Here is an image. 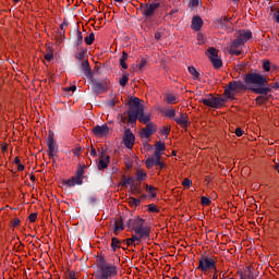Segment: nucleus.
I'll return each mask as SVG.
<instances>
[{"label":"nucleus","mask_w":279,"mask_h":279,"mask_svg":"<svg viewBox=\"0 0 279 279\" xmlns=\"http://www.w3.org/2000/svg\"><path fill=\"white\" fill-rule=\"evenodd\" d=\"M141 101L142 100L136 97L130 99V110L128 112L129 123H136V121H140V123L144 125L150 123L151 114H145V108Z\"/></svg>","instance_id":"1"},{"label":"nucleus","mask_w":279,"mask_h":279,"mask_svg":"<svg viewBox=\"0 0 279 279\" xmlns=\"http://www.w3.org/2000/svg\"><path fill=\"white\" fill-rule=\"evenodd\" d=\"M96 279H112L119 276V267L106 259V255L100 254L96 258Z\"/></svg>","instance_id":"2"},{"label":"nucleus","mask_w":279,"mask_h":279,"mask_svg":"<svg viewBox=\"0 0 279 279\" xmlns=\"http://www.w3.org/2000/svg\"><path fill=\"white\" fill-rule=\"evenodd\" d=\"M126 226L131 232H135L137 236H142L144 239H149V234H151V227L145 226V219L140 216H135L130 218L126 221Z\"/></svg>","instance_id":"3"},{"label":"nucleus","mask_w":279,"mask_h":279,"mask_svg":"<svg viewBox=\"0 0 279 279\" xmlns=\"http://www.w3.org/2000/svg\"><path fill=\"white\" fill-rule=\"evenodd\" d=\"M196 269L197 271H202V274L217 272V257H210L206 254L201 255Z\"/></svg>","instance_id":"4"},{"label":"nucleus","mask_w":279,"mask_h":279,"mask_svg":"<svg viewBox=\"0 0 279 279\" xmlns=\"http://www.w3.org/2000/svg\"><path fill=\"white\" fill-rule=\"evenodd\" d=\"M241 90H247V86L242 81H231L225 87V97L227 99H235L238 93H241Z\"/></svg>","instance_id":"5"},{"label":"nucleus","mask_w":279,"mask_h":279,"mask_svg":"<svg viewBox=\"0 0 279 279\" xmlns=\"http://www.w3.org/2000/svg\"><path fill=\"white\" fill-rule=\"evenodd\" d=\"M198 104H203L204 106H207V108H223L226 106V99H223L220 96H215L213 94H207L206 98H201L198 100Z\"/></svg>","instance_id":"6"},{"label":"nucleus","mask_w":279,"mask_h":279,"mask_svg":"<svg viewBox=\"0 0 279 279\" xmlns=\"http://www.w3.org/2000/svg\"><path fill=\"white\" fill-rule=\"evenodd\" d=\"M269 77L263 76L259 73H247L244 76V82L252 86H267Z\"/></svg>","instance_id":"7"},{"label":"nucleus","mask_w":279,"mask_h":279,"mask_svg":"<svg viewBox=\"0 0 279 279\" xmlns=\"http://www.w3.org/2000/svg\"><path fill=\"white\" fill-rule=\"evenodd\" d=\"M145 167L146 169H154V167H158L160 171H162V169H167V163L162 161V155L154 153L153 156L145 160Z\"/></svg>","instance_id":"8"},{"label":"nucleus","mask_w":279,"mask_h":279,"mask_svg":"<svg viewBox=\"0 0 279 279\" xmlns=\"http://www.w3.org/2000/svg\"><path fill=\"white\" fill-rule=\"evenodd\" d=\"M158 8H160V2L142 3L140 5V10L146 19H151V16L156 14V10H158Z\"/></svg>","instance_id":"9"},{"label":"nucleus","mask_w":279,"mask_h":279,"mask_svg":"<svg viewBox=\"0 0 279 279\" xmlns=\"http://www.w3.org/2000/svg\"><path fill=\"white\" fill-rule=\"evenodd\" d=\"M207 57L209 58L214 69H221L223 66V61L219 59V50L215 47L207 49Z\"/></svg>","instance_id":"10"},{"label":"nucleus","mask_w":279,"mask_h":279,"mask_svg":"<svg viewBox=\"0 0 279 279\" xmlns=\"http://www.w3.org/2000/svg\"><path fill=\"white\" fill-rule=\"evenodd\" d=\"M47 146H48V150L47 154L49 156V158L51 160H53V158H56V156H58V147L56 144V137L53 132H49L48 137H47Z\"/></svg>","instance_id":"11"},{"label":"nucleus","mask_w":279,"mask_h":279,"mask_svg":"<svg viewBox=\"0 0 279 279\" xmlns=\"http://www.w3.org/2000/svg\"><path fill=\"white\" fill-rule=\"evenodd\" d=\"M252 38V31H239L236 39L232 40L235 46H243Z\"/></svg>","instance_id":"12"},{"label":"nucleus","mask_w":279,"mask_h":279,"mask_svg":"<svg viewBox=\"0 0 279 279\" xmlns=\"http://www.w3.org/2000/svg\"><path fill=\"white\" fill-rule=\"evenodd\" d=\"M108 167H110V155H108L106 151H102L98 159L97 169L99 171H106Z\"/></svg>","instance_id":"13"},{"label":"nucleus","mask_w":279,"mask_h":279,"mask_svg":"<svg viewBox=\"0 0 279 279\" xmlns=\"http://www.w3.org/2000/svg\"><path fill=\"white\" fill-rule=\"evenodd\" d=\"M136 141V136H134V133H132V130L126 129L124 131V137L123 143L128 149H132L134 147V143Z\"/></svg>","instance_id":"14"},{"label":"nucleus","mask_w":279,"mask_h":279,"mask_svg":"<svg viewBox=\"0 0 279 279\" xmlns=\"http://www.w3.org/2000/svg\"><path fill=\"white\" fill-rule=\"evenodd\" d=\"M92 132L98 138H104V136H108L110 133V128H108V124L96 125L94 129H92Z\"/></svg>","instance_id":"15"},{"label":"nucleus","mask_w":279,"mask_h":279,"mask_svg":"<svg viewBox=\"0 0 279 279\" xmlns=\"http://www.w3.org/2000/svg\"><path fill=\"white\" fill-rule=\"evenodd\" d=\"M158 126H156V124H154L153 122H149L144 129H142V134L144 138H150V136H154V134H156Z\"/></svg>","instance_id":"16"},{"label":"nucleus","mask_w":279,"mask_h":279,"mask_svg":"<svg viewBox=\"0 0 279 279\" xmlns=\"http://www.w3.org/2000/svg\"><path fill=\"white\" fill-rule=\"evenodd\" d=\"M174 121L183 130H186V128L191 126V121H189V114H186V113H180V117L174 118Z\"/></svg>","instance_id":"17"},{"label":"nucleus","mask_w":279,"mask_h":279,"mask_svg":"<svg viewBox=\"0 0 279 279\" xmlns=\"http://www.w3.org/2000/svg\"><path fill=\"white\" fill-rule=\"evenodd\" d=\"M203 26H204V20H202L201 16L195 15V16L192 17L191 28L194 32H199Z\"/></svg>","instance_id":"18"},{"label":"nucleus","mask_w":279,"mask_h":279,"mask_svg":"<svg viewBox=\"0 0 279 279\" xmlns=\"http://www.w3.org/2000/svg\"><path fill=\"white\" fill-rule=\"evenodd\" d=\"M163 101H166V104H169V105H175V104H180V98L178 97V95L173 93H168L166 94Z\"/></svg>","instance_id":"19"},{"label":"nucleus","mask_w":279,"mask_h":279,"mask_svg":"<svg viewBox=\"0 0 279 279\" xmlns=\"http://www.w3.org/2000/svg\"><path fill=\"white\" fill-rule=\"evenodd\" d=\"M84 180L80 177L73 175L71 179H68L64 181V184H66V186H76L80 184H83Z\"/></svg>","instance_id":"20"},{"label":"nucleus","mask_w":279,"mask_h":279,"mask_svg":"<svg viewBox=\"0 0 279 279\" xmlns=\"http://www.w3.org/2000/svg\"><path fill=\"white\" fill-rule=\"evenodd\" d=\"M143 236L137 235V234H133L131 238L123 240V243H126V246L130 247V245H134V243H136V245H138V243H141V241H143Z\"/></svg>","instance_id":"21"},{"label":"nucleus","mask_w":279,"mask_h":279,"mask_svg":"<svg viewBox=\"0 0 279 279\" xmlns=\"http://www.w3.org/2000/svg\"><path fill=\"white\" fill-rule=\"evenodd\" d=\"M166 150H167V145L165 144V142L159 141L155 143L154 154H159L160 156H162V154H165Z\"/></svg>","instance_id":"22"},{"label":"nucleus","mask_w":279,"mask_h":279,"mask_svg":"<svg viewBox=\"0 0 279 279\" xmlns=\"http://www.w3.org/2000/svg\"><path fill=\"white\" fill-rule=\"evenodd\" d=\"M44 60H46V62H51L53 60V47L46 46V51L44 52Z\"/></svg>","instance_id":"23"},{"label":"nucleus","mask_w":279,"mask_h":279,"mask_svg":"<svg viewBox=\"0 0 279 279\" xmlns=\"http://www.w3.org/2000/svg\"><path fill=\"white\" fill-rule=\"evenodd\" d=\"M125 230V227L123 226V218L120 217L114 221V234H119L118 232H123Z\"/></svg>","instance_id":"24"},{"label":"nucleus","mask_w":279,"mask_h":279,"mask_svg":"<svg viewBox=\"0 0 279 279\" xmlns=\"http://www.w3.org/2000/svg\"><path fill=\"white\" fill-rule=\"evenodd\" d=\"M81 69L83 73L87 76L90 77L93 75V70L90 69V64L88 63V60L84 61L81 65Z\"/></svg>","instance_id":"25"},{"label":"nucleus","mask_w":279,"mask_h":279,"mask_svg":"<svg viewBox=\"0 0 279 279\" xmlns=\"http://www.w3.org/2000/svg\"><path fill=\"white\" fill-rule=\"evenodd\" d=\"M145 189H146V192L149 193L150 197L154 199L156 198L157 196V191H158V187L154 186V185H149L147 183L144 184Z\"/></svg>","instance_id":"26"},{"label":"nucleus","mask_w":279,"mask_h":279,"mask_svg":"<svg viewBox=\"0 0 279 279\" xmlns=\"http://www.w3.org/2000/svg\"><path fill=\"white\" fill-rule=\"evenodd\" d=\"M145 180H147V172H145V170L143 169H137L136 171V181L137 182H145Z\"/></svg>","instance_id":"27"},{"label":"nucleus","mask_w":279,"mask_h":279,"mask_svg":"<svg viewBox=\"0 0 279 279\" xmlns=\"http://www.w3.org/2000/svg\"><path fill=\"white\" fill-rule=\"evenodd\" d=\"M128 58H130V56L128 54V52L122 51V56L120 58V66L124 70H128Z\"/></svg>","instance_id":"28"},{"label":"nucleus","mask_w":279,"mask_h":279,"mask_svg":"<svg viewBox=\"0 0 279 279\" xmlns=\"http://www.w3.org/2000/svg\"><path fill=\"white\" fill-rule=\"evenodd\" d=\"M239 47L241 46H235L234 41L231 43L230 47H229V53L230 56H241L242 51L238 50Z\"/></svg>","instance_id":"29"},{"label":"nucleus","mask_w":279,"mask_h":279,"mask_svg":"<svg viewBox=\"0 0 279 279\" xmlns=\"http://www.w3.org/2000/svg\"><path fill=\"white\" fill-rule=\"evenodd\" d=\"M111 248L113 250V252H117V250H121V240H119V238L111 239Z\"/></svg>","instance_id":"30"},{"label":"nucleus","mask_w":279,"mask_h":279,"mask_svg":"<svg viewBox=\"0 0 279 279\" xmlns=\"http://www.w3.org/2000/svg\"><path fill=\"white\" fill-rule=\"evenodd\" d=\"M269 101V96H257L255 99L256 106H265Z\"/></svg>","instance_id":"31"},{"label":"nucleus","mask_w":279,"mask_h":279,"mask_svg":"<svg viewBox=\"0 0 279 279\" xmlns=\"http://www.w3.org/2000/svg\"><path fill=\"white\" fill-rule=\"evenodd\" d=\"M119 82H120V86H122V88H125V86H128V82H130V74L123 73Z\"/></svg>","instance_id":"32"},{"label":"nucleus","mask_w":279,"mask_h":279,"mask_svg":"<svg viewBox=\"0 0 279 279\" xmlns=\"http://www.w3.org/2000/svg\"><path fill=\"white\" fill-rule=\"evenodd\" d=\"M130 191H131V193H132L133 195H141V193H142V191H141V184H138V183L133 184V183H132V185H131V187H130Z\"/></svg>","instance_id":"33"},{"label":"nucleus","mask_w":279,"mask_h":279,"mask_svg":"<svg viewBox=\"0 0 279 279\" xmlns=\"http://www.w3.org/2000/svg\"><path fill=\"white\" fill-rule=\"evenodd\" d=\"M128 204H129V206L131 207V208H136V207H138V205L141 204V199H138V198H134V197H132V196H130L129 197V201H128Z\"/></svg>","instance_id":"34"},{"label":"nucleus","mask_w":279,"mask_h":279,"mask_svg":"<svg viewBox=\"0 0 279 279\" xmlns=\"http://www.w3.org/2000/svg\"><path fill=\"white\" fill-rule=\"evenodd\" d=\"M187 71L190 74H192L193 80L199 81V72L197 71V69H195V66H189Z\"/></svg>","instance_id":"35"},{"label":"nucleus","mask_w":279,"mask_h":279,"mask_svg":"<svg viewBox=\"0 0 279 279\" xmlns=\"http://www.w3.org/2000/svg\"><path fill=\"white\" fill-rule=\"evenodd\" d=\"M86 169V165H78L76 170V178H82L84 180V170Z\"/></svg>","instance_id":"36"},{"label":"nucleus","mask_w":279,"mask_h":279,"mask_svg":"<svg viewBox=\"0 0 279 279\" xmlns=\"http://www.w3.org/2000/svg\"><path fill=\"white\" fill-rule=\"evenodd\" d=\"M252 93H255V95H267L269 93V88L264 87V88H252Z\"/></svg>","instance_id":"37"},{"label":"nucleus","mask_w":279,"mask_h":279,"mask_svg":"<svg viewBox=\"0 0 279 279\" xmlns=\"http://www.w3.org/2000/svg\"><path fill=\"white\" fill-rule=\"evenodd\" d=\"M93 90L97 95L104 93V84L102 83H94Z\"/></svg>","instance_id":"38"},{"label":"nucleus","mask_w":279,"mask_h":279,"mask_svg":"<svg viewBox=\"0 0 279 279\" xmlns=\"http://www.w3.org/2000/svg\"><path fill=\"white\" fill-rule=\"evenodd\" d=\"M84 43V35H82V32L80 29L76 31V38H75V45L80 47Z\"/></svg>","instance_id":"39"},{"label":"nucleus","mask_w":279,"mask_h":279,"mask_svg":"<svg viewBox=\"0 0 279 279\" xmlns=\"http://www.w3.org/2000/svg\"><path fill=\"white\" fill-rule=\"evenodd\" d=\"M19 226H21V219H19V217H14L13 219H11L10 228H12V230L19 228Z\"/></svg>","instance_id":"40"},{"label":"nucleus","mask_w":279,"mask_h":279,"mask_svg":"<svg viewBox=\"0 0 279 279\" xmlns=\"http://www.w3.org/2000/svg\"><path fill=\"white\" fill-rule=\"evenodd\" d=\"M160 134H161V136H166V138H167V136H169V134H171V125L162 126L160 129Z\"/></svg>","instance_id":"41"},{"label":"nucleus","mask_w":279,"mask_h":279,"mask_svg":"<svg viewBox=\"0 0 279 279\" xmlns=\"http://www.w3.org/2000/svg\"><path fill=\"white\" fill-rule=\"evenodd\" d=\"M95 43V33H90L88 36L85 37V44L90 46Z\"/></svg>","instance_id":"42"},{"label":"nucleus","mask_w":279,"mask_h":279,"mask_svg":"<svg viewBox=\"0 0 279 279\" xmlns=\"http://www.w3.org/2000/svg\"><path fill=\"white\" fill-rule=\"evenodd\" d=\"M69 27V22L66 19L63 20V22L60 24V29L62 32V36L66 35V28Z\"/></svg>","instance_id":"43"},{"label":"nucleus","mask_w":279,"mask_h":279,"mask_svg":"<svg viewBox=\"0 0 279 279\" xmlns=\"http://www.w3.org/2000/svg\"><path fill=\"white\" fill-rule=\"evenodd\" d=\"M165 117H168V119H175V109L171 108L166 110Z\"/></svg>","instance_id":"44"},{"label":"nucleus","mask_w":279,"mask_h":279,"mask_svg":"<svg viewBox=\"0 0 279 279\" xmlns=\"http://www.w3.org/2000/svg\"><path fill=\"white\" fill-rule=\"evenodd\" d=\"M193 185V181L189 178H185L183 181H182V186L183 189H191V186Z\"/></svg>","instance_id":"45"},{"label":"nucleus","mask_w":279,"mask_h":279,"mask_svg":"<svg viewBox=\"0 0 279 279\" xmlns=\"http://www.w3.org/2000/svg\"><path fill=\"white\" fill-rule=\"evenodd\" d=\"M201 204H202V206H210V204H213V201H210V198H208L206 196H202Z\"/></svg>","instance_id":"46"},{"label":"nucleus","mask_w":279,"mask_h":279,"mask_svg":"<svg viewBox=\"0 0 279 279\" xmlns=\"http://www.w3.org/2000/svg\"><path fill=\"white\" fill-rule=\"evenodd\" d=\"M124 165H125L126 169H132V167H134V161H132V158L125 157Z\"/></svg>","instance_id":"47"},{"label":"nucleus","mask_w":279,"mask_h":279,"mask_svg":"<svg viewBox=\"0 0 279 279\" xmlns=\"http://www.w3.org/2000/svg\"><path fill=\"white\" fill-rule=\"evenodd\" d=\"M72 154L76 158H80V156H82V146H76L75 148H73Z\"/></svg>","instance_id":"48"},{"label":"nucleus","mask_w":279,"mask_h":279,"mask_svg":"<svg viewBox=\"0 0 279 279\" xmlns=\"http://www.w3.org/2000/svg\"><path fill=\"white\" fill-rule=\"evenodd\" d=\"M240 279H255V278L252 271L248 270V272H244V274L242 272L240 275Z\"/></svg>","instance_id":"49"},{"label":"nucleus","mask_w":279,"mask_h":279,"mask_svg":"<svg viewBox=\"0 0 279 279\" xmlns=\"http://www.w3.org/2000/svg\"><path fill=\"white\" fill-rule=\"evenodd\" d=\"M147 208L148 213H160V209L158 208V206H156V204H149Z\"/></svg>","instance_id":"50"},{"label":"nucleus","mask_w":279,"mask_h":279,"mask_svg":"<svg viewBox=\"0 0 279 279\" xmlns=\"http://www.w3.org/2000/svg\"><path fill=\"white\" fill-rule=\"evenodd\" d=\"M133 183H134V179L129 177L124 179L122 182H120V186H126V184H133Z\"/></svg>","instance_id":"51"},{"label":"nucleus","mask_w":279,"mask_h":279,"mask_svg":"<svg viewBox=\"0 0 279 279\" xmlns=\"http://www.w3.org/2000/svg\"><path fill=\"white\" fill-rule=\"evenodd\" d=\"M263 69H264V71H266V72L271 71V62H269V61H264V63H263Z\"/></svg>","instance_id":"52"},{"label":"nucleus","mask_w":279,"mask_h":279,"mask_svg":"<svg viewBox=\"0 0 279 279\" xmlns=\"http://www.w3.org/2000/svg\"><path fill=\"white\" fill-rule=\"evenodd\" d=\"M145 66H147V59H143L138 64H137V69L140 71H143V69H145Z\"/></svg>","instance_id":"53"},{"label":"nucleus","mask_w":279,"mask_h":279,"mask_svg":"<svg viewBox=\"0 0 279 279\" xmlns=\"http://www.w3.org/2000/svg\"><path fill=\"white\" fill-rule=\"evenodd\" d=\"M36 219H38V214L33 213L28 216V220L31 221V223H36Z\"/></svg>","instance_id":"54"},{"label":"nucleus","mask_w":279,"mask_h":279,"mask_svg":"<svg viewBox=\"0 0 279 279\" xmlns=\"http://www.w3.org/2000/svg\"><path fill=\"white\" fill-rule=\"evenodd\" d=\"M86 57V51L82 50L81 52L75 54L76 60H84V58Z\"/></svg>","instance_id":"55"},{"label":"nucleus","mask_w":279,"mask_h":279,"mask_svg":"<svg viewBox=\"0 0 279 279\" xmlns=\"http://www.w3.org/2000/svg\"><path fill=\"white\" fill-rule=\"evenodd\" d=\"M0 147L2 154H5L8 151V143L3 142L2 144H0Z\"/></svg>","instance_id":"56"},{"label":"nucleus","mask_w":279,"mask_h":279,"mask_svg":"<svg viewBox=\"0 0 279 279\" xmlns=\"http://www.w3.org/2000/svg\"><path fill=\"white\" fill-rule=\"evenodd\" d=\"M75 90H77V87L75 85L65 88V93H75Z\"/></svg>","instance_id":"57"},{"label":"nucleus","mask_w":279,"mask_h":279,"mask_svg":"<svg viewBox=\"0 0 279 279\" xmlns=\"http://www.w3.org/2000/svg\"><path fill=\"white\" fill-rule=\"evenodd\" d=\"M234 134H235V136L241 137V136H243V130L241 128H236Z\"/></svg>","instance_id":"58"},{"label":"nucleus","mask_w":279,"mask_h":279,"mask_svg":"<svg viewBox=\"0 0 279 279\" xmlns=\"http://www.w3.org/2000/svg\"><path fill=\"white\" fill-rule=\"evenodd\" d=\"M190 5H191L192 8H197V5H199V0H191V1H190Z\"/></svg>","instance_id":"59"},{"label":"nucleus","mask_w":279,"mask_h":279,"mask_svg":"<svg viewBox=\"0 0 279 279\" xmlns=\"http://www.w3.org/2000/svg\"><path fill=\"white\" fill-rule=\"evenodd\" d=\"M89 154H90V156H93V158H97V149H95L93 146L90 148Z\"/></svg>","instance_id":"60"},{"label":"nucleus","mask_w":279,"mask_h":279,"mask_svg":"<svg viewBox=\"0 0 279 279\" xmlns=\"http://www.w3.org/2000/svg\"><path fill=\"white\" fill-rule=\"evenodd\" d=\"M162 38V34L160 32L155 33V40H160Z\"/></svg>","instance_id":"61"},{"label":"nucleus","mask_w":279,"mask_h":279,"mask_svg":"<svg viewBox=\"0 0 279 279\" xmlns=\"http://www.w3.org/2000/svg\"><path fill=\"white\" fill-rule=\"evenodd\" d=\"M17 171H25V166L23 163H19Z\"/></svg>","instance_id":"62"},{"label":"nucleus","mask_w":279,"mask_h":279,"mask_svg":"<svg viewBox=\"0 0 279 279\" xmlns=\"http://www.w3.org/2000/svg\"><path fill=\"white\" fill-rule=\"evenodd\" d=\"M14 165H21V157H15L14 158Z\"/></svg>","instance_id":"63"},{"label":"nucleus","mask_w":279,"mask_h":279,"mask_svg":"<svg viewBox=\"0 0 279 279\" xmlns=\"http://www.w3.org/2000/svg\"><path fill=\"white\" fill-rule=\"evenodd\" d=\"M68 279H75V272H70Z\"/></svg>","instance_id":"64"}]
</instances>
